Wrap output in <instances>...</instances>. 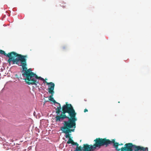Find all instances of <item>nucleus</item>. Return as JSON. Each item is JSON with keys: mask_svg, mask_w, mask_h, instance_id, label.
Here are the masks:
<instances>
[{"mask_svg": "<svg viewBox=\"0 0 151 151\" xmlns=\"http://www.w3.org/2000/svg\"><path fill=\"white\" fill-rule=\"evenodd\" d=\"M95 143L93 145L84 144L83 147L79 146L76 147L74 151H93L97 147L100 148L106 143V140L103 138H98L94 140Z\"/></svg>", "mask_w": 151, "mask_h": 151, "instance_id": "nucleus-3", "label": "nucleus"}, {"mask_svg": "<svg viewBox=\"0 0 151 151\" xmlns=\"http://www.w3.org/2000/svg\"><path fill=\"white\" fill-rule=\"evenodd\" d=\"M27 66H25V69H24L23 67L22 68V75L23 76L24 75H28L32 74V73L35 74L32 72L31 68H29L27 69Z\"/></svg>", "mask_w": 151, "mask_h": 151, "instance_id": "nucleus-10", "label": "nucleus"}, {"mask_svg": "<svg viewBox=\"0 0 151 151\" xmlns=\"http://www.w3.org/2000/svg\"><path fill=\"white\" fill-rule=\"evenodd\" d=\"M76 115V113L72 105L66 102L62 107L61 114L55 116V120L56 122H60L67 119L68 121H64L63 122H76L77 120Z\"/></svg>", "mask_w": 151, "mask_h": 151, "instance_id": "nucleus-1", "label": "nucleus"}, {"mask_svg": "<svg viewBox=\"0 0 151 151\" xmlns=\"http://www.w3.org/2000/svg\"><path fill=\"white\" fill-rule=\"evenodd\" d=\"M13 11H17V9L16 8H14L13 9Z\"/></svg>", "mask_w": 151, "mask_h": 151, "instance_id": "nucleus-15", "label": "nucleus"}, {"mask_svg": "<svg viewBox=\"0 0 151 151\" xmlns=\"http://www.w3.org/2000/svg\"><path fill=\"white\" fill-rule=\"evenodd\" d=\"M65 47H63V49H65Z\"/></svg>", "mask_w": 151, "mask_h": 151, "instance_id": "nucleus-18", "label": "nucleus"}, {"mask_svg": "<svg viewBox=\"0 0 151 151\" xmlns=\"http://www.w3.org/2000/svg\"><path fill=\"white\" fill-rule=\"evenodd\" d=\"M45 82L46 83L47 85H49L48 92L50 93L51 94V95L49 97V99L50 101H52L54 99L52 96L54 93V90L55 87V84L54 83L52 82L48 83L47 81H45Z\"/></svg>", "mask_w": 151, "mask_h": 151, "instance_id": "nucleus-8", "label": "nucleus"}, {"mask_svg": "<svg viewBox=\"0 0 151 151\" xmlns=\"http://www.w3.org/2000/svg\"><path fill=\"white\" fill-rule=\"evenodd\" d=\"M13 81L7 82L0 92V96L4 100L9 94V88L12 85L14 90H18L19 88V72H14L12 75Z\"/></svg>", "mask_w": 151, "mask_h": 151, "instance_id": "nucleus-2", "label": "nucleus"}, {"mask_svg": "<svg viewBox=\"0 0 151 151\" xmlns=\"http://www.w3.org/2000/svg\"><path fill=\"white\" fill-rule=\"evenodd\" d=\"M61 107L60 104V106L59 105V106L55 109L56 113L58 114H60L61 112Z\"/></svg>", "mask_w": 151, "mask_h": 151, "instance_id": "nucleus-12", "label": "nucleus"}, {"mask_svg": "<svg viewBox=\"0 0 151 151\" xmlns=\"http://www.w3.org/2000/svg\"><path fill=\"white\" fill-rule=\"evenodd\" d=\"M3 25H4V27H5V26H6V25H5L4 24Z\"/></svg>", "mask_w": 151, "mask_h": 151, "instance_id": "nucleus-20", "label": "nucleus"}, {"mask_svg": "<svg viewBox=\"0 0 151 151\" xmlns=\"http://www.w3.org/2000/svg\"><path fill=\"white\" fill-rule=\"evenodd\" d=\"M24 76L25 77L24 80L28 85H37L39 83L38 81H36L37 75L36 74L32 73L30 75H24Z\"/></svg>", "mask_w": 151, "mask_h": 151, "instance_id": "nucleus-7", "label": "nucleus"}, {"mask_svg": "<svg viewBox=\"0 0 151 151\" xmlns=\"http://www.w3.org/2000/svg\"><path fill=\"white\" fill-rule=\"evenodd\" d=\"M54 104H59V105L60 106V104L59 103H58V102H57L54 99L52 101Z\"/></svg>", "mask_w": 151, "mask_h": 151, "instance_id": "nucleus-14", "label": "nucleus"}, {"mask_svg": "<svg viewBox=\"0 0 151 151\" xmlns=\"http://www.w3.org/2000/svg\"><path fill=\"white\" fill-rule=\"evenodd\" d=\"M67 143L68 144L71 143L73 145H76V147H78L79 146V144L77 143L74 142L73 140L70 138L69 139L68 141L67 142Z\"/></svg>", "mask_w": 151, "mask_h": 151, "instance_id": "nucleus-11", "label": "nucleus"}, {"mask_svg": "<svg viewBox=\"0 0 151 151\" xmlns=\"http://www.w3.org/2000/svg\"><path fill=\"white\" fill-rule=\"evenodd\" d=\"M18 149H18L16 151H18Z\"/></svg>", "mask_w": 151, "mask_h": 151, "instance_id": "nucleus-19", "label": "nucleus"}, {"mask_svg": "<svg viewBox=\"0 0 151 151\" xmlns=\"http://www.w3.org/2000/svg\"><path fill=\"white\" fill-rule=\"evenodd\" d=\"M1 55L9 58L7 61L10 65L12 63V64H16L19 66V54L14 52L6 54L4 51L0 49V56L1 57Z\"/></svg>", "mask_w": 151, "mask_h": 151, "instance_id": "nucleus-4", "label": "nucleus"}, {"mask_svg": "<svg viewBox=\"0 0 151 151\" xmlns=\"http://www.w3.org/2000/svg\"><path fill=\"white\" fill-rule=\"evenodd\" d=\"M119 151H148L147 147H143L133 145L131 143L125 144L124 147H121V149L119 150Z\"/></svg>", "mask_w": 151, "mask_h": 151, "instance_id": "nucleus-6", "label": "nucleus"}, {"mask_svg": "<svg viewBox=\"0 0 151 151\" xmlns=\"http://www.w3.org/2000/svg\"><path fill=\"white\" fill-rule=\"evenodd\" d=\"M6 144L5 145H6V146H8L9 145V143L8 142H6Z\"/></svg>", "mask_w": 151, "mask_h": 151, "instance_id": "nucleus-17", "label": "nucleus"}, {"mask_svg": "<svg viewBox=\"0 0 151 151\" xmlns=\"http://www.w3.org/2000/svg\"><path fill=\"white\" fill-rule=\"evenodd\" d=\"M63 126L61 127L62 132L65 134L66 138H70V133L75 131L76 128V122H63Z\"/></svg>", "mask_w": 151, "mask_h": 151, "instance_id": "nucleus-5", "label": "nucleus"}, {"mask_svg": "<svg viewBox=\"0 0 151 151\" xmlns=\"http://www.w3.org/2000/svg\"><path fill=\"white\" fill-rule=\"evenodd\" d=\"M37 79H39L40 80H42V81H43L44 82V83H46L45 82V81H45V82H44V81H45V79L41 77H38L37 76V77L36 78V81H37Z\"/></svg>", "mask_w": 151, "mask_h": 151, "instance_id": "nucleus-13", "label": "nucleus"}, {"mask_svg": "<svg viewBox=\"0 0 151 151\" xmlns=\"http://www.w3.org/2000/svg\"><path fill=\"white\" fill-rule=\"evenodd\" d=\"M58 104V105H59V104Z\"/></svg>", "mask_w": 151, "mask_h": 151, "instance_id": "nucleus-21", "label": "nucleus"}, {"mask_svg": "<svg viewBox=\"0 0 151 151\" xmlns=\"http://www.w3.org/2000/svg\"><path fill=\"white\" fill-rule=\"evenodd\" d=\"M88 111V110L86 109L84 110V112H87Z\"/></svg>", "mask_w": 151, "mask_h": 151, "instance_id": "nucleus-16", "label": "nucleus"}, {"mask_svg": "<svg viewBox=\"0 0 151 151\" xmlns=\"http://www.w3.org/2000/svg\"><path fill=\"white\" fill-rule=\"evenodd\" d=\"M27 55H22L19 54V61L20 62V66L23 67L24 69H25V66H27V64L26 62V58Z\"/></svg>", "mask_w": 151, "mask_h": 151, "instance_id": "nucleus-9", "label": "nucleus"}]
</instances>
